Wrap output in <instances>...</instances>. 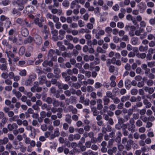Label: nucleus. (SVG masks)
<instances>
[{
    "mask_svg": "<svg viewBox=\"0 0 155 155\" xmlns=\"http://www.w3.org/2000/svg\"><path fill=\"white\" fill-rule=\"evenodd\" d=\"M24 142L27 145H30V147H35L36 145L38 148H40L41 147L42 143L40 141H38L36 142L34 140H31L30 138L28 137H27L26 135L25 137H24Z\"/></svg>",
    "mask_w": 155,
    "mask_h": 155,
    "instance_id": "nucleus-1",
    "label": "nucleus"
},
{
    "mask_svg": "<svg viewBox=\"0 0 155 155\" xmlns=\"http://www.w3.org/2000/svg\"><path fill=\"white\" fill-rule=\"evenodd\" d=\"M135 34L137 36H140V38L141 39L145 38L147 36V34L143 31V29L140 28L136 30L135 32Z\"/></svg>",
    "mask_w": 155,
    "mask_h": 155,
    "instance_id": "nucleus-2",
    "label": "nucleus"
},
{
    "mask_svg": "<svg viewBox=\"0 0 155 155\" xmlns=\"http://www.w3.org/2000/svg\"><path fill=\"white\" fill-rule=\"evenodd\" d=\"M130 124L128 123L127 129L131 133H133L135 131V125L134 124V120L131 118L129 121Z\"/></svg>",
    "mask_w": 155,
    "mask_h": 155,
    "instance_id": "nucleus-3",
    "label": "nucleus"
},
{
    "mask_svg": "<svg viewBox=\"0 0 155 155\" xmlns=\"http://www.w3.org/2000/svg\"><path fill=\"white\" fill-rule=\"evenodd\" d=\"M54 7H52V5H50L48 7L49 9L51 10V12L53 14H55L58 13L59 15H61L62 13V10L59 9L54 8Z\"/></svg>",
    "mask_w": 155,
    "mask_h": 155,
    "instance_id": "nucleus-4",
    "label": "nucleus"
},
{
    "mask_svg": "<svg viewBox=\"0 0 155 155\" xmlns=\"http://www.w3.org/2000/svg\"><path fill=\"white\" fill-rule=\"evenodd\" d=\"M44 18H41L39 19L38 18H36L34 20V23L39 27H42L43 26L42 23L44 22Z\"/></svg>",
    "mask_w": 155,
    "mask_h": 155,
    "instance_id": "nucleus-5",
    "label": "nucleus"
},
{
    "mask_svg": "<svg viewBox=\"0 0 155 155\" xmlns=\"http://www.w3.org/2000/svg\"><path fill=\"white\" fill-rule=\"evenodd\" d=\"M60 134L59 129L57 128L54 130L53 133L51 134L50 139L51 140H53L55 137H58L60 135Z\"/></svg>",
    "mask_w": 155,
    "mask_h": 155,
    "instance_id": "nucleus-6",
    "label": "nucleus"
},
{
    "mask_svg": "<svg viewBox=\"0 0 155 155\" xmlns=\"http://www.w3.org/2000/svg\"><path fill=\"white\" fill-rule=\"evenodd\" d=\"M46 17L47 19H53L54 22H57L58 20V17L56 15H53L50 13L48 12L46 15Z\"/></svg>",
    "mask_w": 155,
    "mask_h": 155,
    "instance_id": "nucleus-7",
    "label": "nucleus"
},
{
    "mask_svg": "<svg viewBox=\"0 0 155 155\" xmlns=\"http://www.w3.org/2000/svg\"><path fill=\"white\" fill-rule=\"evenodd\" d=\"M34 41L37 45H41L42 42L41 37L38 35H35L34 36Z\"/></svg>",
    "mask_w": 155,
    "mask_h": 155,
    "instance_id": "nucleus-8",
    "label": "nucleus"
},
{
    "mask_svg": "<svg viewBox=\"0 0 155 155\" xmlns=\"http://www.w3.org/2000/svg\"><path fill=\"white\" fill-rule=\"evenodd\" d=\"M53 68L54 69V73L56 75L54 76V77L56 78H58L59 77V74L61 72V71L58 68V65H55Z\"/></svg>",
    "mask_w": 155,
    "mask_h": 155,
    "instance_id": "nucleus-9",
    "label": "nucleus"
},
{
    "mask_svg": "<svg viewBox=\"0 0 155 155\" xmlns=\"http://www.w3.org/2000/svg\"><path fill=\"white\" fill-rule=\"evenodd\" d=\"M34 7L32 5H28L25 7L24 11V12L25 11L26 13H32L34 11Z\"/></svg>",
    "mask_w": 155,
    "mask_h": 155,
    "instance_id": "nucleus-10",
    "label": "nucleus"
},
{
    "mask_svg": "<svg viewBox=\"0 0 155 155\" xmlns=\"http://www.w3.org/2000/svg\"><path fill=\"white\" fill-rule=\"evenodd\" d=\"M7 127L9 131H12L14 129H17L18 127V126L16 123H13L12 124H8Z\"/></svg>",
    "mask_w": 155,
    "mask_h": 155,
    "instance_id": "nucleus-11",
    "label": "nucleus"
},
{
    "mask_svg": "<svg viewBox=\"0 0 155 155\" xmlns=\"http://www.w3.org/2000/svg\"><path fill=\"white\" fill-rule=\"evenodd\" d=\"M58 87L59 89L62 90L63 89L65 90H67L69 87L68 84H63L61 83H58Z\"/></svg>",
    "mask_w": 155,
    "mask_h": 155,
    "instance_id": "nucleus-12",
    "label": "nucleus"
},
{
    "mask_svg": "<svg viewBox=\"0 0 155 155\" xmlns=\"http://www.w3.org/2000/svg\"><path fill=\"white\" fill-rule=\"evenodd\" d=\"M21 32L22 35L24 37L27 36L29 33L28 31V29L24 27H22L21 28Z\"/></svg>",
    "mask_w": 155,
    "mask_h": 155,
    "instance_id": "nucleus-13",
    "label": "nucleus"
},
{
    "mask_svg": "<svg viewBox=\"0 0 155 155\" xmlns=\"http://www.w3.org/2000/svg\"><path fill=\"white\" fill-rule=\"evenodd\" d=\"M39 82V84L42 85L45 83L46 81V78L44 75H42L40 76L38 78Z\"/></svg>",
    "mask_w": 155,
    "mask_h": 155,
    "instance_id": "nucleus-14",
    "label": "nucleus"
},
{
    "mask_svg": "<svg viewBox=\"0 0 155 155\" xmlns=\"http://www.w3.org/2000/svg\"><path fill=\"white\" fill-rule=\"evenodd\" d=\"M12 4L14 5H15L16 4L17 5L18 8L20 11H22L24 8V6L23 5L19 3L18 2L16 1H13L12 2Z\"/></svg>",
    "mask_w": 155,
    "mask_h": 155,
    "instance_id": "nucleus-15",
    "label": "nucleus"
},
{
    "mask_svg": "<svg viewBox=\"0 0 155 155\" xmlns=\"http://www.w3.org/2000/svg\"><path fill=\"white\" fill-rule=\"evenodd\" d=\"M2 45L9 49L12 48V46L9 44V42L6 39H3L2 41Z\"/></svg>",
    "mask_w": 155,
    "mask_h": 155,
    "instance_id": "nucleus-16",
    "label": "nucleus"
},
{
    "mask_svg": "<svg viewBox=\"0 0 155 155\" xmlns=\"http://www.w3.org/2000/svg\"><path fill=\"white\" fill-rule=\"evenodd\" d=\"M1 119L2 120L0 124V129H1L4 126L5 124L7 123L8 120V118L5 117H4Z\"/></svg>",
    "mask_w": 155,
    "mask_h": 155,
    "instance_id": "nucleus-17",
    "label": "nucleus"
},
{
    "mask_svg": "<svg viewBox=\"0 0 155 155\" xmlns=\"http://www.w3.org/2000/svg\"><path fill=\"white\" fill-rule=\"evenodd\" d=\"M31 131V132L29 135L30 137L33 138H35L36 134V133L38 132V130L35 129L33 127L32 130Z\"/></svg>",
    "mask_w": 155,
    "mask_h": 155,
    "instance_id": "nucleus-18",
    "label": "nucleus"
},
{
    "mask_svg": "<svg viewBox=\"0 0 155 155\" xmlns=\"http://www.w3.org/2000/svg\"><path fill=\"white\" fill-rule=\"evenodd\" d=\"M34 40V38L31 36H29L28 38H26L24 40V43L25 44L27 43H31Z\"/></svg>",
    "mask_w": 155,
    "mask_h": 155,
    "instance_id": "nucleus-19",
    "label": "nucleus"
},
{
    "mask_svg": "<svg viewBox=\"0 0 155 155\" xmlns=\"http://www.w3.org/2000/svg\"><path fill=\"white\" fill-rule=\"evenodd\" d=\"M134 51H130L128 53V56L129 58H134V57L136 54H135V52H137L138 51V50L137 48H134Z\"/></svg>",
    "mask_w": 155,
    "mask_h": 155,
    "instance_id": "nucleus-20",
    "label": "nucleus"
},
{
    "mask_svg": "<svg viewBox=\"0 0 155 155\" xmlns=\"http://www.w3.org/2000/svg\"><path fill=\"white\" fill-rule=\"evenodd\" d=\"M27 111L28 114H33L32 116L33 118H34L35 117H36L38 116V114L37 113H35L34 112L33 110L31 108H29Z\"/></svg>",
    "mask_w": 155,
    "mask_h": 155,
    "instance_id": "nucleus-21",
    "label": "nucleus"
},
{
    "mask_svg": "<svg viewBox=\"0 0 155 155\" xmlns=\"http://www.w3.org/2000/svg\"><path fill=\"white\" fill-rule=\"evenodd\" d=\"M91 111L92 112V114L94 116H96L99 114V112L97 110L96 108L95 107H93L91 108Z\"/></svg>",
    "mask_w": 155,
    "mask_h": 155,
    "instance_id": "nucleus-22",
    "label": "nucleus"
},
{
    "mask_svg": "<svg viewBox=\"0 0 155 155\" xmlns=\"http://www.w3.org/2000/svg\"><path fill=\"white\" fill-rule=\"evenodd\" d=\"M8 141V138L6 137H5L3 139H0V144L2 145L6 144Z\"/></svg>",
    "mask_w": 155,
    "mask_h": 155,
    "instance_id": "nucleus-23",
    "label": "nucleus"
},
{
    "mask_svg": "<svg viewBox=\"0 0 155 155\" xmlns=\"http://www.w3.org/2000/svg\"><path fill=\"white\" fill-rule=\"evenodd\" d=\"M18 8H13L12 10V13L13 15H16L18 16H20L21 15V12H20Z\"/></svg>",
    "mask_w": 155,
    "mask_h": 155,
    "instance_id": "nucleus-24",
    "label": "nucleus"
},
{
    "mask_svg": "<svg viewBox=\"0 0 155 155\" xmlns=\"http://www.w3.org/2000/svg\"><path fill=\"white\" fill-rule=\"evenodd\" d=\"M136 56L139 58L143 59L146 57V54L144 53H140L138 52L136 54Z\"/></svg>",
    "mask_w": 155,
    "mask_h": 155,
    "instance_id": "nucleus-25",
    "label": "nucleus"
},
{
    "mask_svg": "<svg viewBox=\"0 0 155 155\" xmlns=\"http://www.w3.org/2000/svg\"><path fill=\"white\" fill-rule=\"evenodd\" d=\"M59 37L61 40L63 39L64 38V35L65 34L66 31L63 29H60L59 31Z\"/></svg>",
    "mask_w": 155,
    "mask_h": 155,
    "instance_id": "nucleus-26",
    "label": "nucleus"
},
{
    "mask_svg": "<svg viewBox=\"0 0 155 155\" xmlns=\"http://www.w3.org/2000/svg\"><path fill=\"white\" fill-rule=\"evenodd\" d=\"M7 65V63L1 64L0 65V69L2 71H8Z\"/></svg>",
    "mask_w": 155,
    "mask_h": 155,
    "instance_id": "nucleus-27",
    "label": "nucleus"
},
{
    "mask_svg": "<svg viewBox=\"0 0 155 155\" xmlns=\"http://www.w3.org/2000/svg\"><path fill=\"white\" fill-rule=\"evenodd\" d=\"M148 49L147 46H144L142 45L140 46L139 48V50L140 52H145Z\"/></svg>",
    "mask_w": 155,
    "mask_h": 155,
    "instance_id": "nucleus-28",
    "label": "nucleus"
},
{
    "mask_svg": "<svg viewBox=\"0 0 155 155\" xmlns=\"http://www.w3.org/2000/svg\"><path fill=\"white\" fill-rule=\"evenodd\" d=\"M143 103L145 105V107L147 108H149L151 106V104L149 102L147 99L145 101H143Z\"/></svg>",
    "mask_w": 155,
    "mask_h": 155,
    "instance_id": "nucleus-29",
    "label": "nucleus"
},
{
    "mask_svg": "<svg viewBox=\"0 0 155 155\" xmlns=\"http://www.w3.org/2000/svg\"><path fill=\"white\" fill-rule=\"evenodd\" d=\"M104 101V105H107L110 102V100L107 96H104L103 98Z\"/></svg>",
    "mask_w": 155,
    "mask_h": 155,
    "instance_id": "nucleus-30",
    "label": "nucleus"
},
{
    "mask_svg": "<svg viewBox=\"0 0 155 155\" xmlns=\"http://www.w3.org/2000/svg\"><path fill=\"white\" fill-rule=\"evenodd\" d=\"M138 40V38L137 37H133L131 39L132 44L133 45H136Z\"/></svg>",
    "mask_w": 155,
    "mask_h": 155,
    "instance_id": "nucleus-31",
    "label": "nucleus"
},
{
    "mask_svg": "<svg viewBox=\"0 0 155 155\" xmlns=\"http://www.w3.org/2000/svg\"><path fill=\"white\" fill-rule=\"evenodd\" d=\"M104 134L102 133H99L98 134V137L97 138L98 143H100L103 140Z\"/></svg>",
    "mask_w": 155,
    "mask_h": 155,
    "instance_id": "nucleus-32",
    "label": "nucleus"
},
{
    "mask_svg": "<svg viewBox=\"0 0 155 155\" xmlns=\"http://www.w3.org/2000/svg\"><path fill=\"white\" fill-rule=\"evenodd\" d=\"M65 120L69 124L71 123L72 120L71 119V116L70 114H67L66 115Z\"/></svg>",
    "mask_w": 155,
    "mask_h": 155,
    "instance_id": "nucleus-33",
    "label": "nucleus"
},
{
    "mask_svg": "<svg viewBox=\"0 0 155 155\" xmlns=\"http://www.w3.org/2000/svg\"><path fill=\"white\" fill-rule=\"evenodd\" d=\"M41 106V108L42 110L46 109L48 111L51 109V107H49L46 104L44 103Z\"/></svg>",
    "mask_w": 155,
    "mask_h": 155,
    "instance_id": "nucleus-34",
    "label": "nucleus"
},
{
    "mask_svg": "<svg viewBox=\"0 0 155 155\" xmlns=\"http://www.w3.org/2000/svg\"><path fill=\"white\" fill-rule=\"evenodd\" d=\"M8 40L10 41H12L13 43H16L17 38L15 36L13 37L10 36L8 37Z\"/></svg>",
    "mask_w": 155,
    "mask_h": 155,
    "instance_id": "nucleus-35",
    "label": "nucleus"
},
{
    "mask_svg": "<svg viewBox=\"0 0 155 155\" xmlns=\"http://www.w3.org/2000/svg\"><path fill=\"white\" fill-rule=\"evenodd\" d=\"M143 122L142 120L140 119L137 120L135 122L136 126L138 127H140L142 126Z\"/></svg>",
    "mask_w": 155,
    "mask_h": 155,
    "instance_id": "nucleus-36",
    "label": "nucleus"
},
{
    "mask_svg": "<svg viewBox=\"0 0 155 155\" xmlns=\"http://www.w3.org/2000/svg\"><path fill=\"white\" fill-rule=\"evenodd\" d=\"M52 103L53 106L54 107H57L59 105L60 102L58 100H56L55 99H54L53 100Z\"/></svg>",
    "mask_w": 155,
    "mask_h": 155,
    "instance_id": "nucleus-37",
    "label": "nucleus"
},
{
    "mask_svg": "<svg viewBox=\"0 0 155 155\" xmlns=\"http://www.w3.org/2000/svg\"><path fill=\"white\" fill-rule=\"evenodd\" d=\"M5 53L7 54V56L8 58H10L9 57L13 58L15 56L14 54L11 51H5Z\"/></svg>",
    "mask_w": 155,
    "mask_h": 155,
    "instance_id": "nucleus-38",
    "label": "nucleus"
},
{
    "mask_svg": "<svg viewBox=\"0 0 155 155\" xmlns=\"http://www.w3.org/2000/svg\"><path fill=\"white\" fill-rule=\"evenodd\" d=\"M96 50L97 52L101 53H105L106 52V51L103 49L102 48L98 46L97 47Z\"/></svg>",
    "mask_w": 155,
    "mask_h": 155,
    "instance_id": "nucleus-39",
    "label": "nucleus"
},
{
    "mask_svg": "<svg viewBox=\"0 0 155 155\" xmlns=\"http://www.w3.org/2000/svg\"><path fill=\"white\" fill-rule=\"evenodd\" d=\"M19 75L21 76H25L27 75V71L25 69L19 70Z\"/></svg>",
    "mask_w": 155,
    "mask_h": 155,
    "instance_id": "nucleus-40",
    "label": "nucleus"
},
{
    "mask_svg": "<svg viewBox=\"0 0 155 155\" xmlns=\"http://www.w3.org/2000/svg\"><path fill=\"white\" fill-rule=\"evenodd\" d=\"M16 22L17 23L22 25H25L24 20L21 18H17L16 20Z\"/></svg>",
    "mask_w": 155,
    "mask_h": 155,
    "instance_id": "nucleus-41",
    "label": "nucleus"
},
{
    "mask_svg": "<svg viewBox=\"0 0 155 155\" xmlns=\"http://www.w3.org/2000/svg\"><path fill=\"white\" fill-rule=\"evenodd\" d=\"M25 48L23 46L21 47L19 50V52H18V54H19V55H23L24 54V53L25 52Z\"/></svg>",
    "mask_w": 155,
    "mask_h": 155,
    "instance_id": "nucleus-42",
    "label": "nucleus"
},
{
    "mask_svg": "<svg viewBox=\"0 0 155 155\" xmlns=\"http://www.w3.org/2000/svg\"><path fill=\"white\" fill-rule=\"evenodd\" d=\"M118 134L119 135L117 137L115 140L117 143H120L121 141V138L120 137L121 136L122 134L120 132H118Z\"/></svg>",
    "mask_w": 155,
    "mask_h": 155,
    "instance_id": "nucleus-43",
    "label": "nucleus"
},
{
    "mask_svg": "<svg viewBox=\"0 0 155 155\" xmlns=\"http://www.w3.org/2000/svg\"><path fill=\"white\" fill-rule=\"evenodd\" d=\"M51 33L53 36H57L58 35V31L56 29H54V28L51 29Z\"/></svg>",
    "mask_w": 155,
    "mask_h": 155,
    "instance_id": "nucleus-44",
    "label": "nucleus"
},
{
    "mask_svg": "<svg viewBox=\"0 0 155 155\" xmlns=\"http://www.w3.org/2000/svg\"><path fill=\"white\" fill-rule=\"evenodd\" d=\"M59 18H58V20L57 21H58L56 22H54V23H55L56 24L55 25V26L56 27V28L57 29H60L61 26V24L60 22H59Z\"/></svg>",
    "mask_w": 155,
    "mask_h": 155,
    "instance_id": "nucleus-45",
    "label": "nucleus"
},
{
    "mask_svg": "<svg viewBox=\"0 0 155 155\" xmlns=\"http://www.w3.org/2000/svg\"><path fill=\"white\" fill-rule=\"evenodd\" d=\"M71 87H74L76 89H78L80 87V84L78 83H73L72 84Z\"/></svg>",
    "mask_w": 155,
    "mask_h": 155,
    "instance_id": "nucleus-46",
    "label": "nucleus"
},
{
    "mask_svg": "<svg viewBox=\"0 0 155 155\" xmlns=\"http://www.w3.org/2000/svg\"><path fill=\"white\" fill-rule=\"evenodd\" d=\"M18 117L17 115L14 116L12 117H11L9 118V121L10 122L12 121H16Z\"/></svg>",
    "mask_w": 155,
    "mask_h": 155,
    "instance_id": "nucleus-47",
    "label": "nucleus"
},
{
    "mask_svg": "<svg viewBox=\"0 0 155 155\" xmlns=\"http://www.w3.org/2000/svg\"><path fill=\"white\" fill-rule=\"evenodd\" d=\"M62 5L64 7L67 8L69 6V2L68 0H64L62 3Z\"/></svg>",
    "mask_w": 155,
    "mask_h": 155,
    "instance_id": "nucleus-48",
    "label": "nucleus"
},
{
    "mask_svg": "<svg viewBox=\"0 0 155 155\" xmlns=\"http://www.w3.org/2000/svg\"><path fill=\"white\" fill-rule=\"evenodd\" d=\"M130 96L128 95L126 96H123L121 98V101L123 102H124L129 99Z\"/></svg>",
    "mask_w": 155,
    "mask_h": 155,
    "instance_id": "nucleus-49",
    "label": "nucleus"
},
{
    "mask_svg": "<svg viewBox=\"0 0 155 155\" xmlns=\"http://www.w3.org/2000/svg\"><path fill=\"white\" fill-rule=\"evenodd\" d=\"M9 19V18H8L4 15H1L0 16V20L2 21H6Z\"/></svg>",
    "mask_w": 155,
    "mask_h": 155,
    "instance_id": "nucleus-50",
    "label": "nucleus"
},
{
    "mask_svg": "<svg viewBox=\"0 0 155 155\" xmlns=\"http://www.w3.org/2000/svg\"><path fill=\"white\" fill-rule=\"evenodd\" d=\"M113 101L114 104H118L120 102V99L117 97H113L111 99Z\"/></svg>",
    "mask_w": 155,
    "mask_h": 155,
    "instance_id": "nucleus-51",
    "label": "nucleus"
},
{
    "mask_svg": "<svg viewBox=\"0 0 155 155\" xmlns=\"http://www.w3.org/2000/svg\"><path fill=\"white\" fill-rule=\"evenodd\" d=\"M53 124L55 127H58L60 124V121L59 120H54L53 121Z\"/></svg>",
    "mask_w": 155,
    "mask_h": 155,
    "instance_id": "nucleus-52",
    "label": "nucleus"
},
{
    "mask_svg": "<svg viewBox=\"0 0 155 155\" xmlns=\"http://www.w3.org/2000/svg\"><path fill=\"white\" fill-rule=\"evenodd\" d=\"M36 78V75L34 74L30 75L28 78V79L33 82Z\"/></svg>",
    "mask_w": 155,
    "mask_h": 155,
    "instance_id": "nucleus-53",
    "label": "nucleus"
},
{
    "mask_svg": "<svg viewBox=\"0 0 155 155\" xmlns=\"http://www.w3.org/2000/svg\"><path fill=\"white\" fill-rule=\"evenodd\" d=\"M146 84L148 86L151 87L153 85V81L152 79H149L147 81Z\"/></svg>",
    "mask_w": 155,
    "mask_h": 155,
    "instance_id": "nucleus-54",
    "label": "nucleus"
},
{
    "mask_svg": "<svg viewBox=\"0 0 155 155\" xmlns=\"http://www.w3.org/2000/svg\"><path fill=\"white\" fill-rule=\"evenodd\" d=\"M106 96H107V97H109L112 99L113 97V95L111 91H107L106 92Z\"/></svg>",
    "mask_w": 155,
    "mask_h": 155,
    "instance_id": "nucleus-55",
    "label": "nucleus"
},
{
    "mask_svg": "<svg viewBox=\"0 0 155 155\" xmlns=\"http://www.w3.org/2000/svg\"><path fill=\"white\" fill-rule=\"evenodd\" d=\"M117 147L118 149L120 151H122L124 148V146L121 144H117Z\"/></svg>",
    "mask_w": 155,
    "mask_h": 155,
    "instance_id": "nucleus-56",
    "label": "nucleus"
},
{
    "mask_svg": "<svg viewBox=\"0 0 155 155\" xmlns=\"http://www.w3.org/2000/svg\"><path fill=\"white\" fill-rule=\"evenodd\" d=\"M53 5H52V7H58L59 5V2L57 0H53Z\"/></svg>",
    "mask_w": 155,
    "mask_h": 155,
    "instance_id": "nucleus-57",
    "label": "nucleus"
},
{
    "mask_svg": "<svg viewBox=\"0 0 155 155\" xmlns=\"http://www.w3.org/2000/svg\"><path fill=\"white\" fill-rule=\"evenodd\" d=\"M11 23L10 21H9V19L7 21H6L5 24V26L6 28H9L11 26Z\"/></svg>",
    "mask_w": 155,
    "mask_h": 155,
    "instance_id": "nucleus-58",
    "label": "nucleus"
},
{
    "mask_svg": "<svg viewBox=\"0 0 155 155\" xmlns=\"http://www.w3.org/2000/svg\"><path fill=\"white\" fill-rule=\"evenodd\" d=\"M2 4L4 6H6L8 5L10 2V0H4L2 1Z\"/></svg>",
    "mask_w": 155,
    "mask_h": 155,
    "instance_id": "nucleus-59",
    "label": "nucleus"
},
{
    "mask_svg": "<svg viewBox=\"0 0 155 155\" xmlns=\"http://www.w3.org/2000/svg\"><path fill=\"white\" fill-rule=\"evenodd\" d=\"M12 146L10 143H7L5 146V149L8 150H9L12 148Z\"/></svg>",
    "mask_w": 155,
    "mask_h": 155,
    "instance_id": "nucleus-60",
    "label": "nucleus"
},
{
    "mask_svg": "<svg viewBox=\"0 0 155 155\" xmlns=\"http://www.w3.org/2000/svg\"><path fill=\"white\" fill-rule=\"evenodd\" d=\"M122 111L121 110L117 109L115 111L114 114L118 117L122 114Z\"/></svg>",
    "mask_w": 155,
    "mask_h": 155,
    "instance_id": "nucleus-61",
    "label": "nucleus"
},
{
    "mask_svg": "<svg viewBox=\"0 0 155 155\" xmlns=\"http://www.w3.org/2000/svg\"><path fill=\"white\" fill-rule=\"evenodd\" d=\"M32 82L28 78L25 81V85L27 86H31L32 84Z\"/></svg>",
    "mask_w": 155,
    "mask_h": 155,
    "instance_id": "nucleus-62",
    "label": "nucleus"
},
{
    "mask_svg": "<svg viewBox=\"0 0 155 155\" xmlns=\"http://www.w3.org/2000/svg\"><path fill=\"white\" fill-rule=\"evenodd\" d=\"M133 118H132L134 120H137L139 117V115L138 113H134L132 115Z\"/></svg>",
    "mask_w": 155,
    "mask_h": 155,
    "instance_id": "nucleus-63",
    "label": "nucleus"
},
{
    "mask_svg": "<svg viewBox=\"0 0 155 155\" xmlns=\"http://www.w3.org/2000/svg\"><path fill=\"white\" fill-rule=\"evenodd\" d=\"M137 90L135 88L132 89L130 91L131 94L133 95H136L137 94Z\"/></svg>",
    "mask_w": 155,
    "mask_h": 155,
    "instance_id": "nucleus-64",
    "label": "nucleus"
}]
</instances>
